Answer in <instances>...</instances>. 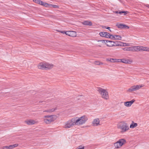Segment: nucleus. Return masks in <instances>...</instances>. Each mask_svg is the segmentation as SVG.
I'll return each instance as SVG.
<instances>
[{"instance_id": "obj_1", "label": "nucleus", "mask_w": 149, "mask_h": 149, "mask_svg": "<svg viewBox=\"0 0 149 149\" xmlns=\"http://www.w3.org/2000/svg\"><path fill=\"white\" fill-rule=\"evenodd\" d=\"M97 90L101 94L102 98L106 100L109 99L108 93L106 89H103L100 87H98Z\"/></svg>"}, {"instance_id": "obj_2", "label": "nucleus", "mask_w": 149, "mask_h": 149, "mask_svg": "<svg viewBox=\"0 0 149 149\" xmlns=\"http://www.w3.org/2000/svg\"><path fill=\"white\" fill-rule=\"evenodd\" d=\"M44 118H44V122L47 124H49L51 122L56 120L57 118V116L54 115H47L45 116Z\"/></svg>"}, {"instance_id": "obj_3", "label": "nucleus", "mask_w": 149, "mask_h": 149, "mask_svg": "<svg viewBox=\"0 0 149 149\" xmlns=\"http://www.w3.org/2000/svg\"><path fill=\"white\" fill-rule=\"evenodd\" d=\"M107 42L113 43V44L108 45L107 44H106L107 46L109 47H111L113 46H125L124 44H126V43L124 44L123 43L121 42L118 41H113L111 40H107L106 41Z\"/></svg>"}, {"instance_id": "obj_4", "label": "nucleus", "mask_w": 149, "mask_h": 149, "mask_svg": "<svg viewBox=\"0 0 149 149\" xmlns=\"http://www.w3.org/2000/svg\"><path fill=\"white\" fill-rule=\"evenodd\" d=\"M87 117L85 115L81 117L78 119L76 120L77 125H80L85 123L88 120Z\"/></svg>"}, {"instance_id": "obj_5", "label": "nucleus", "mask_w": 149, "mask_h": 149, "mask_svg": "<svg viewBox=\"0 0 149 149\" xmlns=\"http://www.w3.org/2000/svg\"><path fill=\"white\" fill-rule=\"evenodd\" d=\"M118 127L121 130V132H123L129 129L127 124L124 122H121L118 125Z\"/></svg>"}, {"instance_id": "obj_6", "label": "nucleus", "mask_w": 149, "mask_h": 149, "mask_svg": "<svg viewBox=\"0 0 149 149\" xmlns=\"http://www.w3.org/2000/svg\"><path fill=\"white\" fill-rule=\"evenodd\" d=\"M76 119L74 118H72L69 120L67 122L65 127L66 128H68L72 127L73 126L75 125H77V124L76 123Z\"/></svg>"}, {"instance_id": "obj_7", "label": "nucleus", "mask_w": 149, "mask_h": 149, "mask_svg": "<svg viewBox=\"0 0 149 149\" xmlns=\"http://www.w3.org/2000/svg\"><path fill=\"white\" fill-rule=\"evenodd\" d=\"M126 143V141L123 139L119 140L114 143V146L116 148H120L123 145L125 144Z\"/></svg>"}, {"instance_id": "obj_8", "label": "nucleus", "mask_w": 149, "mask_h": 149, "mask_svg": "<svg viewBox=\"0 0 149 149\" xmlns=\"http://www.w3.org/2000/svg\"><path fill=\"white\" fill-rule=\"evenodd\" d=\"M143 86L140 85H134L132 86L127 90V92H132L134 91H135L139 90Z\"/></svg>"}, {"instance_id": "obj_9", "label": "nucleus", "mask_w": 149, "mask_h": 149, "mask_svg": "<svg viewBox=\"0 0 149 149\" xmlns=\"http://www.w3.org/2000/svg\"><path fill=\"white\" fill-rule=\"evenodd\" d=\"M51 67L52 66L49 65L40 63V64L38 66V68L40 69L47 70L51 68L52 67Z\"/></svg>"}, {"instance_id": "obj_10", "label": "nucleus", "mask_w": 149, "mask_h": 149, "mask_svg": "<svg viewBox=\"0 0 149 149\" xmlns=\"http://www.w3.org/2000/svg\"><path fill=\"white\" fill-rule=\"evenodd\" d=\"M118 28L120 29H129V27L125 24H116V25Z\"/></svg>"}, {"instance_id": "obj_11", "label": "nucleus", "mask_w": 149, "mask_h": 149, "mask_svg": "<svg viewBox=\"0 0 149 149\" xmlns=\"http://www.w3.org/2000/svg\"><path fill=\"white\" fill-rule=\"evenodd\" d=\"M100 120L99 118H97L94 119L92 122L93 126H97L100 125Z\"/></svg>"}, {"instance_id": "obj_12", "label": "nucleus", "mask_w": 149, "mask_h": 149, "mask_svg": "<svg viewBox=\"0 0 149 149\" xmlns=\"http://www.w3.org/2000/svg\"><path fill=\"white\" fill-rule=\"evenodd\" d=\"M134 99H133L131 101H127L125 102L124 105L125 106L127 107H130L132 104L135 101Z\"/></svg>"}, {"instance_id": "obj_13", "label": "nucleus", "mask_w": 149, "mask_h": 149, "mask_svg": "<svg viewBox=\"0 0 149 149\" xmlns=\"http://www.w3.org/2000/svg\"><path fill=\"white\" fill-rule=\"evenodd\" d=\"M76 32L73 31H68L67 35L70 37H74L76 36Z\"/></svg>"}, {"instance_id": "obj_14", "label": "nucleus", "mask_w": 149, "mask_h": 149, "mask_svg": "<svg viewBox=\"0 0 149 149\" xmlns=\"http://www.w3.org/2000/svg\"><path fill=\"white\" fill-rule=\"evenodd\" d=\"M147 48L142 46H137L136 47V51H147L148 50Z\"/></svg>"}, {"instance_id": "obj_15", "label": "nucleus", "mask_w": 149, "mask_h": 149, "mask_svg": "<svg viewBox=\"0 0 149 149\" xmlns=\"http://www.w3.org/2000/svg\"><path fill=\"white\" fill-rule=\"evenodd\" d=\"M110 34L109 33L107 32H101L99 34L101 36L107 38H108V36Z\"/></svg>"}, {"instance_id": "obj_16", "label": "nucleus", "mask_w": 149, "mask_h": 149, "mask_svg": "<svg viewBox=\"0 0 149 149\" xmlns=\"http://www.w3.org/2000/svg\"><path fill=\"white\" fill-rule=\"evenodd\" d=\"M83 24L85 25L91 26L92 25V23L91 21H85L83 22Z\"/></svg>"}, {"instance_id": "obj_17", "label": "nucleus", "mask_w": 149, "mask_h": 149, "mask_svg": "<svg viewBox=\"0 0 149 149\" xmlns=\"http://www.w3.org/2000/svg\"><path fill=\"white\" fill-rule=\"evenodd\" d=\"M25 122L28 125H33L35 123V121L34 120H28L25 121Z\"/></svg>"}, {"instance_id": "obj_18", "label": "nucleus", "mask_w": 149, "mask_h": 149, "mask_svg": "<svg viewBox=\"0 0 149 149\" xmlns=\"http://www.w3.org/2000/svg\"><path fill=\"white\" fill-rule=\"evenodd\" d=\"M121 62L125 63H130L132 61L129 59L126 60L125 58L121 59Z\"/></svg>"}, {"instance_id": "obj_19", "label": "nucleus", "mask_w": 149, "mask_h": 149, "mask_svg": "<svg viewBox=\"0 0 149 149\" xmlns=\"http://www.w3.org/2000/svg\"><path fill=\"white\" fill-rule=\"evenodd\" d=\"M137 126V124L136 123H134L133 121L132 122V123L130 125V128H134Z\"/></svg>"}, {"instance_id": "obj_20", "label": "nucleus", "mask_w": 149, "mask_h": 149, "mask_svg": "<svg viewBox=\"0 0 149 149\" xmlns=\"http://www.w3.org/2000/svg\"><path fill=\"white\" fill-rule=\"evenodd\" d=\"M18 146V144H15L13 145H10L8 146V148L9 149H12L14 148L17 147Z\"/></svg>"}, {"instance_id": "obj_21", "label": "nucleus", "mask_w": 149, "mask_h": 149, "mask_svg": "<svg viewBox=\"0 0 149 149\" xmlns=\"http://www.w3.org/2000/svg\"><path fill=\"white\" fill-rule=\"evenodd\" d=\"M33 1L34 2L37 3L38 4H40L41 5H42V3L43 2L42 1L40 0H33Z\"/></svg>"}, {"instance_id": "obj_22", "label": "nucleus", "mask_w": 149, "mask_h": 149, "mask_svg": "<svg viewBox=\"0 0 149 149\" xmlns=\"http://www.w3.org/2000/svg\"><path fill=\"white\" fill-rule=\"evenodd\" d=\"M109 36H108L109 38H110L111 40H116L115 37L116 36H114V35H111L109 34Z\"/></svg>"}, {"instance_id": "obj_23", "label": "nucleus", "mask_w": 149, "mask_h": 149, "mask_svg": "<svg viewBox=\"0 0 149 149\" xmlns=\"http://www.w3.org/2000/svg\"><path fill=\"white\" fill-rule=\"evenodd\" d=\"M94 64L97 65H100L103 64V63L100 62V61H95L94 62Z\"/></svg>"}, {"instance_id": "obj_24", "label": "nucleus", "mask_w": 149, "mask_h": 149, "mask_svg": "<svg viewBox=\"0 0 149 149\" xmlns=\"http://www.w3.org/2000/svg\"><path fill=\"white\" fill-rule=\"evenodd\" d=\"M114 36H116V40H121L122 37L120 36L115 35Z\"/></svg>"}, {"instance_id": "obj_25", "label": "nucleus", "mask_w": 149, "mask_h": 149, "mask_svg": "<svg viewBox=\"0 0 149 149\" xmlns=\"http://www.w3.org/2000/svg\"><path fill=\"white\" fill-rule=\"evenodd\" d=\"M128 12L127 11H120L119 10L118 13L121 14L122 13H124V15H125L127 14Z\"/></svg>"}, {"instance_id": "obj_26", "label": "nucleus", "mask_w": 149, "mask_h": 149, "mask_svg": "<svg viewBox=\"0 0 149 149\" xmlns=\"http://www.w3.org/2000/svg\"><path fill=\"white\" fill-rule=\"evenodd\" d=\"M48 4L49 3H48L43 2L42 4V6H44L46 7H48Z\"/></svg>"}, {"instance_id": "obj_27", "label": "nucleus", "mask_w": 149, "mask_h": 149, "mask_svg": "<svg viewBox=\"0 0 149 149\" xmlns=\"http://www.w3.org/2000/svg\"><path fill=\"white\" fill-rule=\"evenodd\" d=\"M134 47H128L127 48V50H128V51H133L134 49Z\"/></svg>"}, {"instance_id": "obj_28", "label": "nucleus", "mask_w": 149, "mask_h": 149, "mask_svg": "<svg viewBox=\"0 0 149 149\" xmlns=\"http://www.w3.org/2000/svg\"><path fill=\"white\" fill-rule=\"evenodd\" d=\"M107 40H98V42H101L102 43H105V44L106 43V41Z\"/></svg>"}, {"instance_id": "obj_29", "label": "nucleus", "mask_w": 149, "mask_h": 149, "mask_svg": "<svg viewBox=\"0 0 149 149\" xmlns=\"http://www.w3.org/2000/svg\"><path fill=\"white\" fill-rule=\"evenodd\" d=\"M75 149H84V147L80 146H78L77 148Z\"/></svg>"}, {"instance_id": "obj_30", "label": "nucleus", "mask_w": 149, "mask_h": 149, "mask_svg": "<svg viewBox=\"0 0 149 149\" xmlns=\"http://www.w3.org/2000/svg\"><path fill=\"white\" fill-rule=\"evenodd\" d=\"M59 32H61V33H62L63 34H66V35H67V34L68 31H59Z\"/></svg>"}, {"instance_id": "obj_31", "label": "nucleus", "mask_w": 149, "mask_h": 149, "mask_svg": "<svg viewBox=\"0 0 149 149\" xmlns=\"http://www.w3.org/2000/svg\"><path fill=\"white\" fill-rule=\"evenodd\" d=\"M52 8H59V7L58 5L53 4Z\"/></svg>"}, {"instance_id": "obj_32", "label": "nucleus", "mask_w": 149, "mask_h": 149, "mask_svg": "<svg viewBox=\"0 0 149 149\" xmlns=\"http://www.w3.org/2000/svg\"><path fill=\"white\" fill-rule=\"evenodd\" d=\"M56 109H57L56 107L55 108H52V109H50L52 112L54 111L55 110H56Z\"/></svg>"}, {"instance_id": "obj_33", "label": "nucleus", "mask_w": 149, "mask_h": 149, "mask_svg": "<svg viewBox=\"0 0 149 149\" xmlns=\"http://www.w3.org/2000/svg\"><path fill=\"white\" fill-rule=\"evenodd\" d=\"M2 149H9L8 146H5L3 147Z\"/></svg>"}, {"instance_id": "obj_34", "label": "nucleus", "mask_w": 149, "mask_h": 149, "mask_svg": "<svg viewBox=\"0 0 149 149\" xmlns=\"http://www.w3.org/2000/svg\"><path fill=\"white\" fill-rule=\"evenodd\" d=\"M44 112H47L49 113H52L50 109H48L47 110L44 111Z\"/></svg>"}, {"instance_id": "obj_35", "label": "nucleus", "mask_w": 149, "mask_h": 149, "mask_svg": "<svg viewBox=\"0 0 149 149\" xmlns=\"http://www.w3.org/2000/svg\"><path fill=\"white\" fill-rule=\"evenodd\" d=\"M52 7H53V4H51L50 3L48 4V7L52 8Z\"/></svg>"}, {"instance_id": "obj_36", "label": "nucleus", "mask_w": 149, "mask_h": 149, "mask_svg": "<svg viewBox=\"0 0 149 149\" xmlns=\"http://www.w3.org/2000/svg\"><path fill=\"white\" fill-rule=\"evenodd\" d=\"M117 62H121V59H117Z\"/></svg>"}, {"instance_id": "obj_37", "label": "nucleus", "mask_w": 149, "mask_h": 149, "mask_svg": "<svg viewBox=\"0 0 149 149\" xmlns=\"http://www.w3.org/2000/svg\"><path fill=\"white\" fill-rule=\"evenodd\" d=\"M113 58H110L109 61L111 63H113L114 61H113Z\"/></svg>"}, {"instance_id": "obj_38", "label": "nucleus", "mask_w": 149, "mask_h": 149, "mask_svg": "<svg viewBox=\"0 0 149 149\" xmlns=\"http://www.w3.org/2000/svg\"><path fill=\"white\" fill-rule=\"evenodd\" d=\"M127 48H128V47H126L124 48H123V50L124 51H128V50H127Z\"/></svg>"}, {"instance_id": "obj_39", "label": "nucleus", "mask_w": 149, "mask_h": 149, "mask_svg": "<svg viewBox=\"0 0 149 149\" xmlns=\"http://www.w3.org/2000/svg\"><path fill=\"white\" fill-rule=\"evenodd\" d=\"M113 61H114L113 63L117 62V60H116L117 59L113 58Z\"/></svg>"}, {"instance_id": "obj_40", "label": "nucleus", "mask_w": 149, "mask_h": 149, "mask_svg": "<svg viewBox=\"0 0 149 149\" xmlns=\"http://www.w3.org/2000/svg\"><path fill=\"white\" fill-rule=\"evenodd\" d=\"M110 28L109 27H107L106 28V29H108L110 31H111L110 29Z\"/></svg>"}, {"instance_id": "obj_41", "label": "nucleus", "mask_w": 149, "mask_h": 149, "mask_svg": "<svg viewBox=\"0 0 149 149\" xmlns=\"http://www.w3.org/2000/svg\"><path fill=\"white\" fill-rule=\"evenodd\" d=\"M110 58H107L106 59V61H110Z\"/></svg>"}, {"instance_id": "obj_42", "label": "nucleus", "mask_w": 149, "mask_h": 149, "mask_svg": "<svg viewBox=\"0 0 149 149\" xmlns=\"http://www.w3.org/2000/svg\"><path fill=\"white\" fill-rule=\"evenodd\" d=\"M114 12V13H118L119 11H115V12Z\"/></svg>"}, {"instance_id": "obj_43", "label": "nucleus", "mask_w": 149, "mask_h": 149, "mask_svg": "<svg viewBox=\"0 0 149 149\" xmlns=\"http://www.w3.org/2000/svg\"><path fill=\"white\" fill-rule=\"evenodd\" d=\"M102 27L103 28H105V29H106V28H107L106 26H103Z\"/></svg>"}, {"instance_id": "obj_44", "label": "nucleus", "mask_w": 149, "mask_h": 149, "mask_svg": "<svg viewBox=\"0 0 149 149\" xmlns=\"http://www.w3.org/2000/svg\"><path fill=\"white\" fill-rule=\"evenodd\" d=\"M43 102V101H40L39 102V103H41V102Z\"/></svg>"}, {"instance_id": "obj_45", "label": "nucleus", "mask_w": 149, "mask_h": 149, "mask_svg": "<svg viewBox=\"0 0 149 149\" xmlns=\"http://www.w3.org/2000/svg\"><path fill=\"white\" fill-rule=\"evenodd\" d=\"M98 46H99V47H101V46L100 45H98Z\"/></svg>"}, {"instance_id": "obj_46", "label": "nucleus", "mask_w": 149, "mask_h": 149, "mask_svg": "<svg viewBox=\"0 0 149 149\" xmlns=\"http://www.w3.org/2000/svg\"><path fill=\"white\" fill-rule=\"evenodd\" d=\"M110 43H109V44H110V45H111V44H110V43H110Z\"/></svg>"}]
</instances>
